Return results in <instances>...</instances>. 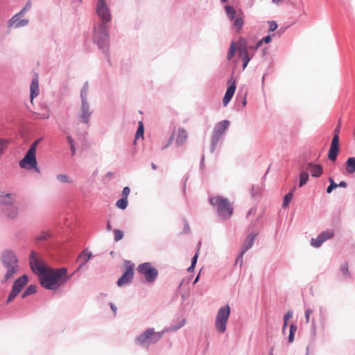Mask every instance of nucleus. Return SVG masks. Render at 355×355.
Masks as SVG:
<instances>
[{"label":"nucleus","mask_w":355,"mask_h":355,"mask_svg":"<svg viewBox=\"0 0 355 355\" xmlns=\"http://www.w3.org/2000/svg\"><path fill=\"white\" fill-rule=\"evenodd\" d=\"M269 355H273V354H272V352H271L270 353V354H269Z\"/></svg>","instance_id":"obj_64"},{"label":"nucleus","mask_w":355,"mask_h":355,"mask_svg":"<svg viewBox=\"0 0 355 355\" xmlns=\"http://www.w3.org/2000/svg\"><path fill=\"white\" fill-rule=\"evenodd\" d=\"M37 119H49L50 114L49 113V112H46L44 113H38L37 114Z\"/></svg>","instance_id":"obj_50"},{"label":"nucleus","mask_w":355,"mask_h":355,"mask_svg":"<svg viewBox=\"0 0 355 355\" xmlns=\"http://www.w3.org/2000/svg\"><path fill=\"white\" fill-rule=\"evenodd\" d=\"M5 198L8 199V202H11L12 201V197L9 194L6 195Z\"/></svg>","instance_id":"obj_58"},{"label":"nucleus","mask_w":355,"mask_h":355,"mask_svg":"<svg viewBox=\"0 0 355 355\" xmlns=\"http://www.w3.org/2000/svg\"><path fill=\"white\" fill-rule=\"evenodd\" d=\"M161 337V333L155 332L153 329H148L137 340L141 345L148 346L158 341Z\"/></svg>","instance_id":"obj_7"},{"label":"nucleus","mask_w":355,"mask_h":355,"mask_svg":"<svg viewBox=\"0 0 355 355\" xmlns=\"http://www.w3.org/2000/svg\"><path fill=\"white\" fill-rule=\"evenodd\" d=\"M70 148H71V153L73 155L75 154V153H76L75 145L70 146Z\"/></svg>","instance_id":"obj_56"},{"label":"nucleus","mask_w":355,"mask_h":355,"mask_svg":"<svg viewBox=\"0 0 355 355\" xmlns=\"http://www.w3.org/2000/svg\"><path fill=\"white\" fill-rule=\"evenodd\" d=\"M232 82V84L230 85V87L227 88L225 94L224 96L223 103L224 106H226L230 101H231L232 96H234V94L236 90V80L233 79H230L229 80V83L230 84Z\"/></svg>","instance_id":"obj_15"},{"label":"nucleus","mask_w":355,"mask_h":355,"mask_svg":"<svg viewBox=\"0 0 355 355\" xmlns=\"http://www.w3.org/2000/svg\"><path fill=\"white\" fill-rule=\"evenodd\" d=\"M67 141H68V143L70 146L71 145H74V142H73V140L72 139V137L71 136H68L67 137Z\"/></svg>","instance_id":"obj_54"},{"label":"nucleus","mask_w":355,"mask_h":355,"mask_svg":"<svg viewBox=\"0 0 355 355\" xmlns=\"http://www.w3.org/2000/svg\"><path fill=\"white\" fill-rule=\"evenodd\" d=\"M94 40L101 49L107 47L109 39L107 26L103 23H99L94 26Z\"/></svg>","instance_id":"obj_4"},{"label":"nucleus","mask_w":355,"mask_h":355,"mask_svg":"<svg viewBox=\"0 0 355 355\" xmlns=\"http://www.w3.org/2000/svg\"><path fill=\"white\" fill-rule=\"evenodd\" d=\"M144 132V125H143L142 122L140 121L139 123V127H138L137 131L136 132L135 139L139 138L140 137H143Z\"/></svg>","instance_id":"obj_37"},{"label":"nucleus","mask_w":355,"mask_h":355,"mask_svg":"<svg viewBox=\"0 0 355 355\" xmlns=\"http://www.w3.org/2000/svg\"><path fill=\"white\" fill-rule=\"evenodd\" d=\"M130 193V189L128 187H125L123 189L122 196L124 198H128V196H129Z\"/></svg>","instance_id":"obj_53"},{"label":"nucleus","mask_w":355,"mask_h":355,"mask_svg":"<svg viewBox=\"0 0 355 355\" xmlns=\"http://www.w3.org/2000/svg\"><path fill=\"white\" fill-rule=\"evenodd\" d=\"M199 277H200V275H198L196 277V279H195V280H194V282H193L194 284H196V283L198 281Z\"/></svg>","instance_id":"obj_62"},{"label":"nucleus","mask_w":355,"mask_h":355,"mask_svg":"<svg viewBox=\"0 0 355 355\" xmlns=\"http://www.w3.org/2000/svg\"><path fill=\"white\" fill-rule=\"evenodd\" d=\"M37 291V287L35 285H30L27 287V288L25 290V291L22 293L21 297L25 298L28 295H33Z\"/></svg>","instance_id":"obj_24"},{"label":"nucleus","mask_w":355,"mask_h":355,"mask_svg":"<svg viewBox=\"0 0 355 355\" xmlns=\"http://www.w3.org/2000/svg\"><path fill=\"white\" fill-rule=\"evenodd\" d=\"M49 237H51V234L49 232H42L37 236L36 239L37 241H44Z\"/></svg>","instance_id":"obj_41"},{"label":"nucleus","mask_w":355,"mask_h":355,"mask_svg":"<svg viewBox=\"0 0 355 355\" xmlns=\"http://www.w3.org/2000/svg\"><path fill=\"white\" fill-rule=\"evenodd\" d=\"M151 166H152V168H153L154 170H155V169L157 168V166H156V165H155L154 163H152V164H151Z\"/></svg>","instance_id":"obj_63"},{"label":"nucleus","mask_w":355,"mask_h":355,"mask_svg":"<svg viewBox=\"0 0 355 355\" xmlns=\"http://www.w3.org/2000/svg\"><path fill=\"white\" fill-rule=\"evenodd\" d=\"M114 240L116 241H119L121 240L123 237V232L119 230H114Z\"/></svg>","instance_id":"obj_43"},{"label":"nucleus","mask_w":355,"mask_h":355,"mask_svg":"<svg viewBox=\"0 0 355 355\" xmlns=\"http://www.w3.org/2000/svg\"><path fill=\"white\" fill-rule=\"evenodd\" d=\"M27 282L28 277L26 275L21 276L14 282L12 289L7 299V304H9L14 300V299L21 292V289L25 286Z\"/></svg>","instance_id":"obj_9"},{"label":"nucleus","mask_w":355,"mask_h":355,"mask_svg":"<svg viewBox=\"0 0 355 355\" xmlns=\"http://www.w3.org/2000/svg\"><path fill=\"white\" fill-rule=\"evenodd\" d=\"M230 314V307L229 305L221 307L216 315L215 327L220 333L225 332L226 324Z\"/></svg>","instance_id":"obj_5"},{"label":"nucleus","mask_w":355,"mask_h":355,"mask_svg":"<svg viewBox=\"0 0 355 355\" xmlns=\"http://www.w3.org/2000/svg\"><path fill=\"white\" fill-rule=\"evenodd\" d=\"M110 306H111V309L113 311L114 315L116 314V307L113 304H110Z\"/></svg>","instance_id":"obj_57"},{"label":"nucleus","mask_w":355,"mask_h":355,"mask_svg":"<svg viewBox=\"0 0 355 355\" xmlns=\"http://www.w3.org/2000/svg\"><path fill=\"white\" fill-rule=\"evenodd\" d=\"M309 180V174L306 172H301L300 174V183L299 186L300 187H303L306 184Z\"/></svg>","instance_id":"obj_28"},{"label":"nucleus","mask_w":355,"mask_h":355,"mask_svg":"<svg viewBox=\"0 0 355 355\" xmlns=\"http://www.w3.org/2000/svg\"><path fill=\"white\" fill-rule=\"evenodd\" d=\"M20 15L17 14L15 15L10 21H9V26H15L16 28L26 26L28 21L27 19H19V16Z\"/></svg>","instance_id":"obj_17"},{"label":"nucleus","mask_w":355,"mask_h":355,"mask_svg":"<svg viewBox=\"0 0 355 355\" xmlns=\"http://www.w3.org/2000/svg\"><path fill=\"white\" fill-rule=\"evenodd\" d=\"M323 242L324 241L321 239H320V236H318L316 239H312L311 243V245L314 248H318L322 244Z\"/></svg>","instance_id":"obj_42"},{"label":"nucleus","mask_w":355,"mask_h":355,"mask_svg":"<svg viewBox=\"0 0 355 355\" xmlns=\"http://www.w3.org/2000/svg\"><path fill=\"white\" fill-rule=\"evenodd\" d=\"M88 91V86L85 85L81 91V98H82V110L80 114L81 121L87 123L89 121L92 112L89 110V105L87 102V94Z\"/></svg>","instance_id":"obj_10"},{"label":"nucleus","mask_w":355,"mask_h":355,"mask_svg":"<svg viewBox=\"0 0 355 355\" xmlns=\"http://www.w3.org/2000/svg\"><path fill=\"white\" fill-rule=\"evenodd\" d=\"M30 266L32 270L38 275L42 286L47 289H58L71 278V276L67 275L66 268L55 270L49 268L43 261L36 259L34 252L31 254Z\"/></svg>","instance_id":"obj_1"},{"label":"nucleus","mask_w":355,"mask_h":355,"mask_svg":"<svg viewBox=\"0 0 355 355\" xmlns=\"http://www.w3.org/2000/svg\"><path fill=\"white\" fill-rule=\"evenodd\" d=\"M116 205L121 209H125L128 206V200L122 198L116 202Z\"/></svg>","instance_id":"obj_32"},{"label":"nucleus","mask_w":355,"mask_h":355,"mask_svg":"<svg viewBox=\"0 0 355 355\" xmlns=\"http://www.w3.org/2000/svg\"><path fill=\"white\" fill-rule=\"evenodd\" d=\"M251 214H255V209H251L248 211V216L250 215Z\"/></svg>","instance_id":"obj_59"},{"label":"nucleus","mask_w":355,"mask_h":355,"mask_svg":"<svg viewBox=\"0 0 355 355\" xmlns=\"http://www.w3.org/2000/svg\"><path fill=\"white\" fill-rule=\"evenodd\" d=\"M229 124V121H222L216 125L214 132L221 136L227 128Z\"/></svg>","instance_id":"obj_19"},{"label":"nucleus","mask_w":355,"mask_h":355,"mask_svg":"<svg viewBox=\"0 0 355 355\" xmlns=\"http://www.w3.org/2000/svg\"><path fill=\"white\" fill-rule=\"evenodd\" d=\"M57 180L62 183H71V181L69 180L68 176L65 174H59L56 177Z\"/></svg>","instance_id":"obj_38"},{"label":"nucleus","mask_w":355,"mask_h":355,"mask_svg":"<svg viewBox=\"0 0 355 355\" xmlns=\"http://www.w3.org/2000/svg\"><path fill=\"white\" fill-rule=\"evenodd\" d=\"M40 139H37L35 141H34L31 144V146L30 148L28 149V150L31 151V152L36 153L37 146L38 144L40 143Z\"/></svg>","instance_id":"obj_49"},{"label":"nucleus","mask_w":355,"mask_h":355,"mask_svg":"<svg viewBox=\"0 0 355 355\" xmlns=\"http://www.w3.org/2000/svg\"><path fill=\"white\" fill-rule=\"evenodd\" d=\"M241 59L243 61V68L244 69L248 66V62H250L251 58L249 55H245L244 57H242Z\"/></svg>","instance_id":"obj_46"},{"label":"nucleus","mask_w":355,"mask_h":355,"mask_svg":"<svg viewBox=\"0 0 355 355\" xmlns=\"http://www.w3.org/2000/svg\"><path fill=\"white\" fill-rule=\"evenodd\" d=\"M339 152V146H331L328 153V157L331 161H335Z\"/></svg>","instance_id":"obj_22"},{"label":"nucleus","mask_w":355,"mask_h":355,"mask_svg":"<svg viewBox=\"0 0 355 355\" xmlns=\"http://www.w3.org/2000/svg\"><path fill=\"white\" fill-rule=\"evenodd\" d=\"M32 6V3L30 1H28L23 9L19 12V15H24L28 10L31 9Z\"/></svg>","instance_id":"obj_47"},{"label":"nucleus","mask_w":355,"mask_h":355,"mask_svg":"<svg viewBox=\"0 0 355 355\" xmlns=\"http://www.w3.org/2000/svg\"><path fill=\"white\" fill-rule=\"evenodd\" d=\"M125 272L117 281V285L120 287L130 284L134 277V264L131 263L129 261H126L125 262Z\"/></svg>","instance_id":"obj_12"},{"label":"nucleus","mask_w":355,"mask_h":355,"mask_svg":"<svg viewBox=\"0 0 355 355\" xmlns=\"http://www.w3.org/2000/svg\"><path fill=\"white\" fill-rule=\"evenodd\" d=\"M282 1V0H272V2L275 4H279Z\"/></svg>","instance_id":"obj_61"},{"label":"nucleus","mask_w":355,"mask_h":355,"mask_svg":"<svg viewBox=\"0 0 355 355\" xmlns=\"http://www.w3.org/2000/svg\"><path fill=\"white\" fill-rule=\"evenodd\" d=\"M338 132H339V127H337L336 129V134L334 135V136L331 140V146H339Z\"/></svg>","instance_id":"obj_34"},{"label":"nucleus","mask_w":355,"mask_h":355,"mask_svg":"<svg viewBox=\"0 0 355 355\" xmlns=\"http://www.w3.org/2000/svg\"><path fill=\"white\" fill-rule=\"evenodd\" d=\"M1 260L4 266L7 268V272L4 276V282H6L17 272L18 260L15 253L9 250L3 252Z\"/></svg>","instance_id":"obj_3"},{"label":"nucleus","mask_w":355,"mask_h":355,"mask_svg":"<svg viewBox=\"0 0 355 355\" xmlns=\"http://www.w3.org/2000/svg\"><path fill=\"white\" fill-rule=\"evenodd\" d=\"M187 138L188 133L184 128H178V129H174L166 146H169L173 139L175 140V144L180 146L186 142Z\"/></svg>","instance_id":"obj_13"},{"label":"nucleus","mask_w":355,"mask_h":355,"mask_svg":"<svg viewBox=\"0 0 355 355\" xmlns=\"http://www.w3.org/2000/svg\"><path fill=\"white\" fill-rule=\"evenodd\" d=\"M313 313V310L311 309H306L305 311V318H306V322L309 323L310 322V316Z\"/></svg>","instance_id":"obj_52"},{"label":"nucleus","mask_w":355,"mask_h":355,"mask_svg":"<svg viewBox=\"0 0 355 355\" xmlns=\"http://www.w3.org/2000/svg\"><path fill=\"white\" fill-rule=\"evenodd\" d=\"M30 90L31 101L33 102L34 98L39 94V82L38 76L37 74H35V77L32 80Z\"/></svg>","instance_id":"obj_16"},{"label":"nucleus","mask_w":355,"mask_h":355,"mask_svg":"<svg viewBox=\"0 0 355 355\" xmlns=\"http://www.w3.org/2000/svg\"><path fill=\"white\" fill-rule=\"evenodd\" d=\"M269 24V31H274L277 28V24L275 21H270Z\"/></svg>","instance_id":"obj_51"},{"label":"nucleus","mask_w":355,"mask_h":355,"mask_svg":"<svg viewBox=\"0 0 355 355\" xmlns=\"http://www.w3.org/2000/svg\"><path fill=\"white\" fill-rule=\"evenodd\" d=\"M293 198V191H290L289 193H288L287 194L285 195L284 198V202H283V207H286L288 204L290 203V202L291 201Z\"/></svg>","instance_id":"obj_33"},{"label":"nucleus","mask_w":355,"mask_h":355,"mask_svg":"<svg viewBox=\"0 0 355 355\" xmlns=\"http://www.w3.org/2000/svg\"><path fill=\"white\" fill-rule=\"evenodd\" d=\"M329 180L330 184L327 189V193H330L333 189L338 187V185L334 181V180L331 178H330Z\"/></svg>","instance_id":"obj_40"},{"label":"nucleus","mask_w":355,"mask_h":355,"mask_svg":"<svg viewBox=\"0 0 355 355\" xmlns=\"http://www.w3.org/2000/svg\"><path fill=\"white\" fill-rule=\"evenodd\" d=\"M346 171L348 173H355V157H349L346 162Z\"/></svg>","instance_id":"obj_21"},{"label":"nucleus","mask_w":355,"mask_h":355,"mask_svg":"<svg viewBox=\"0 0 355 355\" xmlns=\"http://www.w3.org/2000/svg\"><path fill=\"white\" fill-rule=\"evenodd\" d=\"M270 41H271V36L270 35H267L266 37H263L262 40H261L257 43V46H256V49H258L263 42L268 43Z\"/></svg>","instance_id":"obj_45"},{"label":"nucleus","mask_w":355,"mask_h":355,"mask_svg":"<svg viewBox=\"0 0 355 355\" xmlns=\"http://www.w3.org/2000/svg\"><path fill=\"white\" fill-rule=\"evenodd\" d=\"M138 271L144 276L148 282H153L158 275L157 270L153 267L150 263H144L139 266Z\"/></svg>","instance_id":"obj_8"},{"label":"nucleus","mask_w":355,"mask_h":355,"mask_svg":"<svg viewBox=\"0 0 355 355\" xmlns=\"http://www.w3.org/2000/svg\"><path fill=\"white\" fill-rule=\"evenodd\" d=\"M309 168L310 169L311 175L313 177H320L322 173V167L319 164H313L312 163L308 164Z\"/></svg>","instance_id":"obj_18"},{"label":"nucleus","mask_w":355,"mask_h":355,"mask_svg":"<svg viewBox=\"0 0 355 355\" xmlns=\"http://www.w3.org/2000/svg\"><path fill=\"white\" fill-rule=\"evenodd\" d=\"M256 236V234L251 233L245 238L240 254L236 259V263L240 261V264H242L243 256L249 249L252 247Z\"/></svg>","instance_id":"obj_14"},{"label":"nucleus","mask_w":355,"mask_h":355,"mask_svg":"<svg viewBox=\"0 0 355 355\" xmlns=\"http://www.w3.org/2000/svg\"><path fill=\"white\" fill-rule=\"evenodd\" d=\"M96 13L101 21L106 25L107 23L111 21L112 15L110 10L105 3V0H98L96 6Z\"/></svg>","instance_id":"obj_11"},{"label":"nucleus","mask_w":355,"mask_h":355,"mask_svg":"<svg viewBox=\"0 0 355 355\" xmlns=\"http://www.w3.org/2000/svg\"><path fill=\"white\" fill-rule=\"evenodd\" d=\"M209 203L216 207L219 216L223 219H227L233 214L232 203L225 198L221 196H216L209 198Z\"/></svg>","instance_id":"obj_2"},{"label":"nucleus","mask_w":355,"mask_h":355,"mask_svg":"<svg viewBox=\"0 0 355 355\" xmlns=\"http://www.w3.org/2000/svg\"><path fill=\"white\" fill-rule=\"evenodd\" d=\"M17 214H18L17 208L14 206L10 207L7 210L6 215L10 218H16Z\"/></svg>","instance_id":"obj_27"},{"label":"nucleus","mask_w":355,"mask_h":355,"mask_svg":"<svg viewBox=\"0 0 355 355\" xmlns=\"http://www.w3.org/2000/svg\"><path fill=\"white\" fill-rule=\"evenodd\" d=\"M338 187L345 188V187H347V184L346 182L342 181L339 184H338Z\"/></svg>","instance_id":"obj_55"},{"label":"nucleus","mask_w":355,"mask_h":355,"mask_svg":"<svg viewBox=\"0 0 355 355\" xmlns=\"http://www.w3.org/2000/svg\"><path fill=\"white\" fill-rule=\"evenodd\" d=\"M92 252H87L86 250L83 251L79 254V256L78 257L77 260L78 261H81L82 263L80 265V266L78 268V270L80 269L83 267V266L84 264H85L89 260V259L92 257Z\"/></svg>","instance_id":"obj_20"},{"label":"nucleus","mask_w":355,"mask_h":355,"mask_svg":"<svg viewBox=\"0 0 355 355\" xmlns=\"http://www.w3.org/2000/svg\"><path fill=\"white\" fill-rule=\"evenodd\" d=\"M297 330V327L292 324L291 326H290V330H289V336H288V343H291L293 342L294 340V334H295V332Z\"/></svg>","instance_id":"obj_31"},{"label":"nucleus","mask_w":355,"mask_h":355,"mask_svg":"<svg viewBox=\"0 0 355 355\" xmlns=\"http://www.w3.org/2000/svg\"><path fill=\"white\" fill-rule=\"evenodd\" d=\"M9 145V140L6 138H0V157L7 150Z\"/></svg>","instance_id":"obj_23"},{"label":"nucleus","mask_w":355,"mask_h":355,"mask_svg":"<svg viewBox=\"0 0 355 355\" xmlns=\"http://www.w3.org/2000/svg\"><path fill=\"white\" fill-rule=\"evenodd\" d=\"M236 46L234 42H232L227 54V60H231L235 55Z\"/></svg>","instance_id":"obj_29"},{"label":"nucleus","mask_w":355,"mask_h":355,"mask_svg":"<svg viewBox=\"0 0 355 355\" xmlns=\"http://www.w3.org/2000/svg\"><path fill=\"white\" fill-rule=\"evenodd\" d=\"M107 230L108 231H110L112 230V226H111V225H110V223L109 222L107 224Z\"/></svg>","instance_id":"obj_60"},{"label":"nucleus","mask_w":355,"mask_h":355,"mask_svg":"<svg viewBox=\"0 0 355 355\" xmlns=\"http://www.w3.org/2000/svg\"><path fill=\"white\" fill-rule=\"evenodd\" d=\"M293 317V313L291 311H288L284 317V325H283V331L285 330L288 320Z\"/></svg>","instance_id":"obj_39"},{"label":"nucleus","mask_w":355,"mask_h":355,"mask_svg":"<svg viewBox=\"0 0 355 355\" xmlns=\"http://www.w3.org/2000/svg\"><path fill=\"white\" fill-rule=\"evenodd\" d=\"M239 55L240 58L244 57L245 55H249L248 49L246 47L245 43L241 42L238 49Z\"/></svg>","instance_id":"obj_25"},{"label":"nucleus","mask_w":355,"mask_h":355,"mask_svg":"<svg viewBox=\"0 0 355 355\" xmlns=\"http://www.w3.org/2000/svg\"><path fill=\"white\" fill-rule=\"evenodd\" d=\"M320 236V239H321L324 242L333 237L334 236V231L333 230H327L322 232L321 234L318 235Z\"/></svg>","instance_id":"obj_26"},{"label":"nucleus","mask_w":355,"mask_h":355,"mask_svg":"<svg viewBox=\"0 0 355 355\" xmlns=\"http://www.w3.org/2000/svg\"><path fill=\"white\" fill-rule=\"evenodd\" d=\"M220 135L216 132H213L212 138H211V146H212V150H214L217 145L218 141H219L220 138Z\"/></svg>","instance_id":"obj_35"},{"label":"nucleus","mask_w":355,"mask_h":355,"mask_svg":"<svg viewBox=\"0 0 355 355\" xmlns=\"http://www.w3.org/2000/svg\"><path fill=\"white\" fill-rule=\"evenodd\" d=\"M340 271L342 272L345 278H349L351 277L349 271L348 264L347 263H343L340 266Z\"/></svg>","instance_id":"obj_30"},{"label":"nucleus","mask_w":355,"mask_h":355,"mask_svg":"<svg viewBox=\"0 0 355 355\" xmlns=\"http://www.w3.org/2000/svg\"><path fill=\"white\" fill-rule=\"evenodd\" d=\"M225 10L227 14L230 15L231 19H233L236 12L235 9L232 6H225Z\"/></svg>","instance_id":"obj_44"},{"label":"nucleus","mask_w":355,"mask_h":355,"mask_svg":"<svg viewBox=\"0 0 355 355\" xmlns=\"http://www.w3.org/2000/svg\"><path fill=\"white\" fill-rule=\"evenodd\" d=\"M243 25V19L242 17H236L234 21V26L240 31Z\"/></svg>","instance_id":"obj_36"},{"label":"nucleus","mask_w":355,"mask_h":355,"mask_svg":"<svg viewBox=\"0 0 355 355\" xmlns=\"http://www.w3.org/2000/svg\"><path fill=\"white\" fill-rule=\"evenodd\" d=\"M19 164L21 168L34 170L37 173H40L37 166L36 153H35L28 150L24 158L19 161Z\"/></svg>","instance_id":"obj_6"},{"label":"nucleus","mask_w":355,"mask_h":355,"mask_svg":"<svg viewBox=\"0 0 355 355\" xmlns=\"http://www.w3.org/2000/svg\"><path fill=\"white\" fill-rule=\"evenodd\" d=\"M198 257V252H197V253L195 254V256L193 257V259H192L191 265V266L188 268V270H189V271H191V270H193V269L195 268V266H196V262H197Z\"/></svg>","instance_id":"obj_48"}]
</instances>
